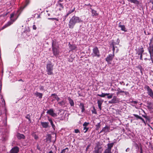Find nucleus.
<instances>
[{"label":"nucleus","instance_id":"f257e3e1","mask_svg":"<svg viewBox=\"0 0 153 153\" xmlns=\"http://www.w3.org/2000/svg\"><path fill=\"white\" fill-rule=\"evenodd\" d=\"M6 120L5 118L0 117V140L2 141H6L7 139V129L5 128L6 125Z\"/></svg>","mask_w":153,"mask_h":153},{"label":"nucleus","instance_id":"f03ea898","mask_svg":"<svg viewBox=\"0 0 153 153\" xmlns=\"http://www.w3.org/2000/svg\"><path fill=\"white\" fill-rule=\"evenodd\" d=\"M83 22V20L79 17L74 15L69 20L68 24V27L71 29H73L76 24L82 23Z\"/></svg>","mask_w":153,"mask_h":153},{"label":"nucleus","instance_id":"7ed1b4c3","mask_svg":"<svg viewBox=\"0 0 153 153\" xmlns=\"http://www.w3.org/2000/svg\"><path fill=\"white\" fill-rule=\"evenodd\" d=\"M59 47L58 45H56L55 43H54L53 41V42L52 45V50L53 55L56 57L58 56L59 53Z\"/></svg>","mask_w":153,"mask_h":153},{"label":"nucleus","instance_id":"20e7f679","mask_svg":"<svg viewBox=\"0 0 153 153\" xmlns=\"http://www.w3.org/2000/svg\"><path fill=\"white\" fill-rule=\"evenodd\" d=\"M53 65L51 62L47 64L46 65V71L48 75H52L53 74Z\"/></svg>","mask_w":153,"mask_h":153},{"label":"nucleus","instance_id":"39448f33","mask_svg":"<svg viewBox=\"0 0 153 153\" xmlns=\"http://www.w3.org/2000/svg\"><path fill=\"white\" fill-rule=\"evenodd\" d=\"M91 55L93 57H96L97 58H99L100 56V51L97 47H94L93 48Z\"/></svg>","mask_w":153,"mask_h":153},{"label":"nucleus","instance_id":"423d86ee","mask_svg":"<svg viewBox=\"0 0 153 153\" xmlns=\"http://www.w3.org/2000/svg\"><path fill=\"white\" fill-rule=\"evenodd\" d=\"M18 17L16 12H14L10 15V25L15 21Z\"/></svg>","mask_w":153,"mask_h":153},{"label":"nucleus","instance_id":"0eeeda50","mask_svg":"<svg viewBox=\"0 0 153 153\" xmlns=\"http://www.w3.org/2000/svg\"><path fill=\"white\" fill-rule=\"evenodd\" d=\"M114 144V143H108L107 144V148L104 151V153H112L111 149Z\"/></svg>","mask_w":153,"mask_h":153},{"label":"nucleus","instance_id":"6e6552de","mask_svg":"<svg viewBox=\"0 0 153 153\" xmlns=\"http://www.w3.org/2000/svg\"><path fill=\"white\" fill-rule=\"evenodd\" d=\"M144 89L147 91V93L148 95L153 99V91L147 85L145 86Z\"/></svg>","mask_w":153,"mask_h":153},{"label":"nucleus","instance_id":"1a4fd4ad","mask_svg":"<svg viewBox=\"0 0 153 153\" xmlns=\"http://www.w3.org/2000/svg\"><path fill=\"white\" fill-rule=\"evenodd\" d=\"M120 102V99L117 98L115 96L113 97L111 101H109V103L111 104L118 103Z\"/></svg>","mask_w":153,"mask_h":153},{"label":"nucleus","instance_id":"9d476101","mask_svg":"<svg viewBox=\"0 0 153 153\" xmlns=\"http://www.w3.org/2000/svg\"><path fill=\"white\" fill-rule=\"evenodd\" d=\"M75 7L71 6L70 8V10L68 11L67 13L64 16V19L65 20L67 17L71 14L73 13L75 11Z\"/></svg>","mask_w":153,"mask_h":153},{"label":"nucleus","instance_id":"9b49d317","mask_svg":"<svg viewBox=\"0 0 153 153\" xmlns=\"http://www.w3.org/2000/svg\"><path fill=\"white\" fill-rule=\"evenodd\" d=\"M148 50L150 54V59L153 62V59L152 58V56H153V45L150 46L148 48Z\"/></svg>","mask_w":153,"mask_h":153},{"label":"nucleus","instance_id":"f8f14e48","mask_svg":"<svg viewBox=\"0 0 153 153\" xmlns=\"http://www.w3.org/2000/svg\"><path fill=\"white\" fill-rule=\"evenodd\" d=\"M46 113L47 114H49L53 117H55L57 116L56 114L54 112L53 110V108H51L48 110Z\"/></svg>","mask_w":153,"mask_h":153},{"label":"nucleus","instance_id":"ddd939ff","mask_svg":"<svg viewBox=\"0 0 153 153\" xmlns=\"http://www.w3.org/2000/svg\"><path fill=\"white\" fill-rule=\"evenodd\" d=\"M110 127L107 126H106L105 127L103 128L102 129L100 132L99 133H101L102 132H104L105 133L108 132H110Z\"/></svg>","mask_w":153,"mask_h":153},{"label":"nucleus","instance_id":"4468645a","mask_svg":"<svg viewBox=\"0 0 153 153\" xmlns=\"http://www.w3.org/2000/svg\"><path fill=\"white\" fill-rule=\"evenodd\" d=\"M69 48L70 49L69 51H76L77 49V47L74 44H71L70 43L68 44Z\"/></svg>","mask_w":153,"mask_h":153},{"label":"nucleus","instance_id":"2eb2a0df","mask_svg":"<svg viewBox=\"0 0 153 153\" xmlns=\"http://www.w3.org/2000/svg\"><path fill=\"white\" fill-rule=\"evenodd\" d=\"M114 56V54H109L108 56L106 58L105 61L107 62L108 63H109L112 60Z\"/></svg>","mask_w":153,"mask_h":153},{"label":"nucleus","instance_id":"dca6fc26","mask_svg":"<svg viewBox=\"0 0 153 153\" xmlns=\"http://www.w3.org/2000/svg\"><path fill=\"white\" fill-rule=\"evenodd\" d=\"M19 150V148L17 146H15L12 148L10 150V153H18Z\"/></svg>","mask_w":153,"mask_h":153},{"label":"nucleus","instance_id":"f3484780","mask_svg":"<svg viewBox=\"0 0 153 153\" xmlns=\"http://www.w3.org/2000/svg\"><path fill=\"white\" fill-rule=\"evenodd\" d=\"M63 3L60 2H57L56 4L57 7L59 8V9L60 11L63 10L64 9Z\"/></svg>","mask_w":153,"mask_h":153},{"label":"nucleus","instance_id":"a211bd4d","mask_svg":"<svg viewBox=\"0 0 153 153\" xmlns=\"http://www.w3.org/2000/svg\"><path fill=\"white\" fill-rule=\"evenodd\" d=\"M103 102V100L102 99L97 100V103L98 104V106L100 110H102L101 105Z\"/></svg>","mask_w":153,"mask_h":153},{"label":"nucleus","instance_id":"6ab92c4d","mask_svg":"<svg viewBox=\"0 0 153 153\" xmlns=\"http://www.w3.org/2000/svg\"><path fill=\"white\" fill-rule=\"evenodd\" d=\"M91 10V15L93 17H96L98 16V13H97V11L91 8H90Z\"/></svg>","mask_w":153,"mask_h":153},{"label":"nucleus","instance_id":"aec40b11","mask_svg":"<svg viewBox=\"0 0 153 153\" xmlns=\"http://www.w3.org/2000/svg\"><path fill=\"white\" fill-rule=\"evenodd\" d=\"M41 124L43 128H47L49 127V123L47 122H41Z\"/></svg>","mask_w":153,"mask_h":153},{"label":"nucleus","instance_id":"412c9836","mask_svg":"<svg viewBox=\"0 0 153 153\" xmlns=\"http://www.w3.org/2000/svg\"><path fill=\"white\" fill-rule=\"evenodd\" d=\"M51 136L50 134H48L46 136V142L47 143H50L51 142Z\"/></svg>","mask_w":153,"mask_h":153},{"label":"nucleus","instance_id":"4be33fe9","mask_svg":"<svg viewBox=\"0 0 153 153\" xmlns=\"http://www.w3.org/2000/svg\"><path fill=\"white\" fill-rule=\"evenodd\" d=\"M16 136L19 139H25V136L23 134L19 133H17Z\"/></svg>","mask_w":153,"mask_h":153},{"label":"nucleus","instance_id":"5701e85b","mask_svg":"<svg viewBox=\"0 0 153 153\" xmlns=\"http://www.w3.org/2000/svg\"><path fill=\"white\" fill-rule=\"evenodd\" d=\"M34 95L36 97H39V98L41 99L42 97L43 94L42 93L36 91L34 93Z\"/></svg>","mask_w":153,"mask_h":153},{"label":"nucleus","instance_id":"b1692460","mask_svg":"<svg viewBox=\"0 0 153 153\" xmlns=\"http://www.w3.org/2000/svg\"><path fill=\"white\" fill-rule=\"evenodd\" d=\"M79 108L81 109V112H83L85 111V108L84 104L82 103H80L79 105Z\"/></svg>","mask_w":153,"mask_h":153},{"label":"nucleus","instance_id":"393cba45","mask_svg":"<svg viewBox=\"0 0 153 153\" xmlns=\"http://www.w3.org/2000/svg\"><path fill=\"white\" fill-rule=\"evenodd\" d=\"M144 50L143 47L141 48H139L138 51L137 52V54L138 55L139 54H143L144 52Z\"/></svg>","mask_w":153,"mask_h":153},{"label":"nucleus","instance_id":"a878e982","mask_svg":"<svg viewBox=\"0 0 153 153\" xmlns=\"http://www.w3.org/2000/svg\"><path fill=\"white\" fill-rule=\"evenodd\" d=\"M101 149V147H97L95 148V150L93 152L94 153H101V151H100Z\"/></svg>","mask_w":153,"mask_h":153},{"label":"nucleus","instance_id":"bb28decb","mask_svg":"<svg viewBox=\"0 0 153 153\" xmlns=\"http://www.w3.org/2000/svg\"><path fill=\"white\" fill-rule=\"evenodd\" d=\"M48 120L50 122L53 129L54 130H55V125L53 123V122L52 119L51 118L48 117Z\"/></svg>","mask_w":153,"mask_h":153},{"label":"nucleus","instance_id":"cd10ccee","mask_svg":"<svg viewBox=\"0 0 153 153\" xmlns=\"http://www.w3.org/2000/svg\"><path fill=\"white\" fill-rule=\"evenodd\" d=\"M68 100L69 103H70L71 106H74V102L73 100L70 97H68Z\"/></svg>","mask_w":153,"mask_h":153},{"label":"nucleus","instance_id":"c85d7f7f","mask_svg":"<svg viewBox=\"0 0 153 153\" xmlns=\"http://www.w3.org/2000/svg\"><path fill=\"white\" fill-rule=\"evenodd\" d=\"M51 96H53V98L56 100L58 102L60 100V98L55 93L52 94L51 95Z\"/></svg>","mask_w":153,"mask_h":153},{"label":"nucleus","instance_id":"c756f323","mask_svg":"<svg viewBox=\"0 0 153 153\" xmlns=\"http://www.w3.org/2000/svg\"><path fill=\"white\" fill-rule=\"evenodd\" d=\"M119 27L121 28V30L122 31H124L125 32L127 31L125 27V26L124 25H119Z\"/></svg>","mask_w":153,"mask_h":153},{"label":"nucleus","instance_id":"7c9ffc66","mask_svg":"<svg viewBox=\"0 0 153 153\" xmlns=\"http://www.w3.org/2000/svg\"><path fill=\"white\" fill-rule=\"evenodd\" d=\"M136 68L140 70L141 75H143V71L144 70V69L142 68V66L140 65H139L138 66L136 67Z\"/></svg>","mask_w":153,"mask_h":153},{"label":"nucleus","instance_id":"2f4dec72","mask_svg":"<svg viewBox=\"0 0 153 153\" xmlns=\"http://www.w3.org/2000/svg\"><path fill=\"white\" fill-rule=\"evenodd\" d=\"M128 1L131 3L135 4H139V1L137 0H128Z\"/></svg>","mask_w":153,"mask_h":153},{"label":"nucleus","instance_id":"473e14b6","mask_svg":"<svg viewBox=\"0 0 153 153\" xmlns=\"http://www.w3.org/2000/svg\"><path fill=\"white\" fill-rule=\"evenodd\" d=\"M109 94V93H102L101 94H97V95L101 97H105L106 95H108Z\"/></svg>","mask_w":153,"mask_h":153},{"label":"nucleus","instance_id":"72a5a7b5","mask_svg":"<svg viewBox=\"0 0 153 153\" xmlns=\"http://www.w3.org/2000/svg\"><path fill=\"white\" fill-rule=\"evenodd\" d=\"M101 122L97 123V124L95 125V129L96 130H98L99 129L101 126Z\"/></svg>","mask_w":153,"mask_h":153},{"label":"nucleus","instance_id":"f704fd0d","mask_svg":"<svg viewBox=\"0 0 153 153\" xmlns=\"http://www.w3.org/2000/svg\"><path fill=\"white\" fill-rule=\"evenodd\" d=\"M58 104L60 106H62L65 105V102L64 100H62L61 101H58Z\"/></svg>","mask_w":153,"mask_h":153},{"label":"nucleus","instance_id":"c9c22d12","mask_svg":"<svg viewBox=\"0 0 153 153\" xmlns=\"http://www.w3.org/2000/svg\"><path fill=\"white\" fill-rule=\"evenodd\" d=\"M124 91H122V90H121L120 91L117 92L116 93V94H117V96H118V95H123V94L122 93H124Z\"/></svg>","mask_w":153,"mask_h":153},{"label":"nucleus","instance_id":"e433bc0d","mask_svg":"<svg viewBox=\"0 0 153 153\" xmlns=\"http://www.w3.org/2000/svg\"><path fill=\"white\" fill-rule=\"evenodd\" d=\"M10 25V22H8L7 24H5L2 27L1 30H3Z\"/></svg>","mask_w":153,"mask_h":153},{"label":"nucleus","instance_id":"4c0bfd02","mask_svg":"<svg viewBox=\"0 0 153 153\" xmlns=\"http://www.w3.org/2000/svg\"><path fill=\"white\" fill-rule=\"evenodd\" d=\"M69 151L68 148H66L65 149H62L61 152L63 153H66L68 152Z\"/></svg>","mask_w":153,"mask_h":153},{"label":"nucleus","instance_id":"58836bf2","mask_svg":"<svg viewBox=\"0 0 153 153\" xmlns=\"http://www.w3.org/2000/svg\"><path fill=\"white\" fill-rule=\"evenodd\" d=\"M112 46H111L112 47V50L113 51V54H114V51H115V48H117V52L119 50L117 48V47H114L113 44H112Z\"/></svg>","mask_w":153,"mask_h":153},{"label":"nucleus","instance_id":"ea45409f","mask_svg":"<svg viewBox=\"0 0 153 153\" xmlns=\"http://www.w3.org/2000/svg\"><path fill=\"white\" fill-rule=\"evenodd\" d=\"M25 118L29 120V121H30V116L29 114H27L25 117Z\"/></svg>","mask_w":153,"mask_h":153},{"label":"nucleus","instance_id":"a19ab883","mask_svg":"<svg viewBox=\"0 0 153 153\" xmlns=\"http://www.w3.org/2000/svg\"><path fill=\"white\" fill-rule=\"evenodd\" d=\"M91 111L93 114H97V112L96 111V109L94 107H93V109L91 110Z\"/></svg>","mask_w":153,"mask_h":153},{"label":"nucleus","instance_id":"79ce46f5","mask_svg":"<svg viewBox=\"0 0 153 153\" xmlns=\"http://www.w3.org/2000/svg\"><path fill=\"white\" fill-rule=\"evenodd\" d=\"M30 0H26L25 5L24 6V7H26L30 3Z\"/></svg>","mask_w":153,"mask_h":153},{"label":"nucleus","instance_id":"37998d69","mask_svg":"<svg viewBox=\"0 0 153 153\" xmlns=\"http://www.w3.org/2000/svg\"><path fill=\"white\" fill-rule=\"evenodd\" d=\"M48 19L52 20H56L57 21H59V19L56 18H48Z\"/></svg>","mask_w":153,"mask_h":153},{"label":"nucleus","instance_id":"c03bdc74","mask_svg":"<svg viewBox=\"0 0 153 153\" xmlns=\"http://www.w3.org/2000/svg\"><path fill=\"white\" fill-rule=\"evenodd\" d=\"M133 115L136 118V120H137L138 119H140L141 117L138 115L137 114H134Z\"/></svg>","mask_w":153,"mask_h":153},{"label":"nucleus","instance_id":"a18cd8bd","mask_svg":"<svg viewBox=\"0 0 153 153\" xmlns=\"http://www.w3.org/2000/svg\"><path fill=\"white\" fill-rule=\"evenodd\" d=\"M89 128L88 127H84L83 130H85L84 131V133H86L88 130Z\"/></svg>","mask_w":153,"mask_h":153},{"label":"nucleus","instance_id":"49530a36","mask_svg":"<svg viewBox=\"0 0 153 153\" xmlns=\"http://www.w3.org/2000/svg\"><path fill=\"white\" fill-rule=\"evenodd\" d=\"M89 124V123L85 122L83 124V127H87Z\"/></svg>","mask_w":153,"mask_h":153},{"label":"nucleus","instance_id":"de8ad7c7","mask_svg":"<svg viewBox=\"0 0 153 153\" xmlns=\"http://www.w3.org/2000/svg\"><path fill=\"white\" fill-rule=\"evenodd\" d=\"M143 117L144 118H146V120H150V118L147 115H143Z\"/></svg>","mask_w":153,"mask_h":153},{"label":"nucleus","instance_id":"09e8293b","mask_svg":"<svg viewBox=\"0 0 153 153\" xmlns=\"http://www.w3.org/2000/svg\"><path fill=\"white\" fill-rule=\"evenodd\" d=\"M112 44H113L114 46L115 47V45H117V42H115L114 41H112L111 43L110 44V46L111 47L112 46Z\"/></svg>","mask_w":153,"mask_h":153},{"label":"nucleus","instance_id":"8fccbe9b","mask_svg":"<svg viewBox=\"0 0 153 153\" xmlns=\"http://www.w3.org/2000/svg\"><path fill=\"white\" fill-rule=\"evenodd\" d=\"M39 89L41 91H44V87L43 86L40 85L39 87Z\"/></svg>","mask_w":153,"mask_h":153},{"label":"nucleus","instance_id":"3c124183","mask_svg":"<svg viewBox=\"0 0 153 153\" xmlns=\"http://www.w3.org/2000/svg\"><path fill=\"white\" fill-rule=\"evenodd\" d=\"M113 94H111L110 95H109L107 97V98L109 99L111 98L112 97V96L113 95Z\"/></svg>","mask_w":153,"mask_h":153},{"label":"nucleus","instance_id":"603ef678","mask_svg":"<svg viewBox=\"0 0 153 153\" xmlns=\"http://www.w3.org/2000/svg\"><path fill=\"white\" fill-rule=\"evenodd\" d=\"M74 132L75 133H80V132L78 129H76L74 130Z\"/></svg>","mask_w":153,"mask_h":153},{"label":"nucleus","instance_id":"864d4df0","mask_svg":"<svg viewBox=\"0 0 153 153\" xmlns=\"http://www.w3.org/2000/svg\"><path fill=\"white\" fill-rule=\"evenodd\" d=\"M152 43H153V36L150 40V42L149 44V45H150V44H151Z\"/></svg>","mask_w":153,"mask_h":153},{"label":"nucleus","instance_id":"5fc2aeb1","mask_svg":"<svg viewBox=\"0 0 153 153\" xmlns=\"http://www.w3.org/2000/svg\"><path fill=\"white\" fill-rule=\"evenodd\" d=\"M33 137H34V138L35 140H37L38 138V136L37 135H36V134H34V135H33Z\"/></svg>","mask_w":153,"mask_h":153},{"label":"nucleus","instance_id":"6e6d98bb","mask_svg":"<svg viewBox=\"0 0 153 153\" xmlns=\"http://www.w3.org/2000/svg\"><path fill=\"white\" fill-rule=\"evenodd\" d=\"M131 102L134 104H136L138 103L137 101H131Z\"/></svg>","mask_w":153,"mask_h":153},{"label":"nucleus","instance_id":"4d7b16f0","mask_svg":"<svg viewBox=\"0 0 153 153\" xmlns=\"http://www.w3.org/2000/svg\"><path fill=\"white\" fill-rule=\"evenodd\" d=\"M124 93L126 95H127L129 94V93L128 91H124V93Z\"/></svg>","mask_w":153,"mask_h":153},{"label":"nucleus","instance_id":"13d9d810","mask_svg":"<svg viewBox=\"0 0 153 153\" xmlns=\"http://www.w3.org/2000/svg\"><path fill=\"white\" fill-rule=\"evenodd\" d=\"M138 55H140V59L142 60H143L142 58L143 54H139Z\"/></svg>","mask_w":153,"mask_h":153},{"label":"nucleus","instance_id":"bf43d9fd","mask_svg":"<svg viewBox=\"0 0 153 153\" xmlns=\"http://www.w3.org/2000/svg\"><path fill=\"white\" fill-rule=\"evenodd\" d=\"M33 28L34 30H36V27L35 25H33Z\"/></svg>","mask_w":153,"mask_h":153},{"label":"nucleus","instance_id":"052dcab7","mask_svg":"<svg viewBox=\"0 0 153 153\" xmlns=\"http://www.w3.org/2000/svg\"><path fill=\"white\" fill-rule=\"evenodd\" d=\"M120 39H119V38H118L117 39V45H118L120 43Z\"/></svg>","mask_w":153,"mask_h":153},{"label":"nucleus","instance_id":"680f3d73","mask_svg":"<svg viewBox=\"0 0 153 153\" xmlns=\"http://www.w3.org/2000/svg\"><path fill=\"white\" fill-rule=\"evenodd\" d=\"M120 83L121 84V85H125V83L123 81H122V82H120Z\"/></svg>","mask_w":153,"mask_h":153},{"label":"nucleus","instance_id":"e2e57ef3","mask_svg":"<svg viewBox=\"0 0 153 153\" xmlns=\"http://www.w3.org/2000/svg\"><path fill=\"white\" fill-rule=\"evenodd\" d=\"M85 6H89L90 7V8H91V7H92V5L90 4H85Z\"/></svg>","mask_w":153,"mask_h":153},{"label":"nucleus","instance_id":"0e129e2a","mask_svg":"<svg viewBox=\"0 0 153 153\" xmlns=\"http://www.w3.org/2000/svg\"><path fill=\"white\" fill-rule=\"evenodd\" d=\"M140 119L142 120V121H143V122H145V120L141 117Z\"/></svg>","mask_w":153,"mask_h":153},{"label":"nucleus","instance_id":"69168bd1","mask_svg":"<svg viewBox=\"0 0 153 153\" xmlns=\"http://www.w3.org/2000/svg\"><path fill=\"white\" fill-rule=\"evenodd\" d=\"M90 147V145H88L87 147L86 148V151H87L88 149H89V147Z\"/></svg>","mask_w":153,"mask_h":153},{"label":"nucleus","instance_id":"338daca9","mask_svg":"<svg viewBox=\"0 0 153 153\" xmlns=\"http://www.w3.org/2000/svg\"><path fill=\"white\" fill-rule=\"evenodd\" d=\"M121 90L119 88H118L117 89V92H118L120 91Z\"/></svg>","mask_w":153,"mask_h":153},{"label":"nucleus","instance_id":"774afa93","mask_svg":"<svg viewBox=\"0 0 153 153\" xmlns=\"http://www.w3.org/2000/svg\"><path fill=\"white\" fill-rule=\"evenodd\" d=\"M2 84L1 82H0V90H1Z\"/></svg>","mask_w":153,"mask_h":153}]
</instances>
